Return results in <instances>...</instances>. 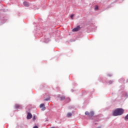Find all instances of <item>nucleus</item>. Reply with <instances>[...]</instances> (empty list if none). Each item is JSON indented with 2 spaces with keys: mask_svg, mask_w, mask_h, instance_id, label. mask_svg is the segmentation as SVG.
<instances>
[{
  "mask_svg": "<svg viewBox=\"0 0 128 128\" xmlns=\"http://www.w3.org/2000/svg\"><path fill=\"white\" fill-rule=\"evenodd\" d=\"M85 114L86 116H88L89 117H92L94 116V112H86Z\"/></svg>",
  "mask_w": 128,
  "mask_h": 128,
  "instance_id": "f03ea898",
  "label": "nucleus"
},
{
  "mask_svg": "<svg viewBox=\"0 0 128 128\" xmlns=\"http://www.w3.org/2000/svg\"><path fill=\"white\" fill-rule=\"evenodd\" d=\"M32 118V115L30 112H28V116H27V119L28 120H30Z\"/></svg>",
  "mask_w": 128,
  "mask_h": 128,
  "instance_id": "39448f33",
  "label": "nucleus"
},
{
  "mask_svg": "<svg viewBox=\"0 0 128 128\" xmlns=\"http://www.w3.org/2000/svg\"><path fill=\"white\" fill-rule=\"evenodd\" d=\"M95 10H98V6H95Z\"/></svg>",
  "mask_w": 128,
  "mask_h": 128,
  "instance_id": "9d476101",
  "label": "nucleus"
},
{
  "mask_svg": "<svg viewBox=\"0 0 128 128\" xmlns=\"http://www.w3.org/2000/svg\"><path fill=\"white\" fill-rule=\"evenodd\" d=\"M109 76H110L112 75H108Z\"/></svg>",
  "mask_w": 128,
  "mask_h": 128,
  "instance_id": "2eb2a0df",
  "label": "nucleus"
},
{
  "mask_svg": "<svg viewBox=\"0 0 128 128\" xmlns=\"http://www.w3.org/2000/svg\"><path fill=\"white\" fill-rule=\"evenodd\" d=\"M72 113H68V114H67V116H68V118H70V116H72Z\"/></svg>",
  "mask_w": 128,
  "mask_h": 128,
  "instance_id": "0eeeda50",
  "label": "nucleus"
},
{
  "mask_svg": "<svg viewBox=\"0 0 128 128\" xmlns=\"http://www.w3.org/2000/svg\"><path fill=\"white\" fill-rule=\"evenodd\" d=\"M125 120H128V114L125 117Z\"/></svg>",
  "mask_w": 128,
  "mask_h": 128,
  "instance_id": "f8f14e48",
  "label": "nucleus"
},
{
  "mask_svg": "<svg viewBox=\"0 0 128 128\" xmlns=\"http://www.w3.org/2000/svg\"><path fill=\"white\" fill-rule=\"evenodd\" d=\"M74 14H71L70 18H71L72 20H74Z\"/></svg>",
  "mask_w": 128,
  "mask_h": 128,
  "instance_id": "9b49d317",
  "label": "nucleus"
},
{
  "mask_svg": "<svg viewBox=\"0 0 128 128\" xmlns=\"http://www.w3.org/2000/svg\"><path fill=\"white\" fill-rule=\"evenodd\" d=\"M15 108H20V104H16L15 105Z\"/></svg>",
  "mask_w": 128,
  "mask_h": 128,
  "instance_id": "1a4fd4ad",
  "label": "nucleus"
},
{
  "mask_svg": "<svg viewBox=\"0 0 128 128\" xmlns=\"http://www.w3.org/2000/svg\"><path fill=\"white\" fill-rule=\"evenodd\" d=\"M80 30V26H78L76 28H75L72 29V32H78Z\"/></svg>",
  "mask_w": 128,
  "mask_h": 128,
  "instance_id": "7ed1b4c3",
  "label": "nucleus"
},
{
  "mask_svg": "<svg viewBox=\"0 0 128 128\" xmlns=\"http://www.w3.org/2000/svg\"><path fill=\"white\" fill-rule=\"evenodd\" d=\"M124 111L122 108H117L113 112V116H122Z\"/></svg>",
  "mask_w": 128,
  "mask_h": 128,
  "instance_id": "f257e3e1",
  "label": "nucleus"
},
{
  "mask_svg": "<svg viewBox=\"0 0 128 128\" xmlns=\"http://www.w3.org/2000/svg\"><path fill=\"white\" fill-rule=\"evenodd\" d=\"M24 6H30V4L26 2H24Z\"/></svg>",
  "mask_w": 128,
  "mask_h": 128,
  "instance_id": "423d86ee",
  "label": "nucleus"
},
{
  "mask_svg": "<svg viewBox=\"0 0 128 128\" xmlns=\"http://www.w3.org/2000/svg\"><path fill=\"white\" fill-rule=\"evenodd\" d=\"M33 120H36V116H34L33 118Z\"/></svg>",
  "mask_w": 128,
  "mask_h": 128,
  "instance_id": "4468645a",
  "label": "nucleus"
},
{
  "mask_svg": "<svg viewBox=\"0 0 128 128\" xmlns=\"http://www.w3.org/2000/svg\"><path fill=\"white\" fill-rule=\"evenodd\" d=\"M40 108H42V110H46V106H44V104H42L40 106Z\"/></svg>",
  "mask_w": 128,
  "mask_h": 128,
  "instance_id": "20e7f679",
  "label": "nucleus"
},
{
  "mask_svg": "<svg viewBox=\"0 0 128 128\" xmlns=\"http://www.w3.org/2000/svg\"><path fill=\"white\" fill-rule=\"evenodd\" d=\"M64 98H65L64 96H62L60 98V100H64Z\"/></svg>",
  "mask_w": 128,
  "mask_h": 128,
  "instance_id": "6e6552de",
  "label": "nucleus"
},
{
  "mask_svg": "<svg viewBox=\"0 0 128 128\" xmlns=\"http://www.w3.org/2000/svg\"><path fill=\"white\" fill-rule=\"evenodd\" d=\"M44 100H50V98L44 99Z\"/></svg>",
  "mask_w": 128,
  "mask_h": 128,
  "instance_id": "ddd939ff",
  "label": "nucleus"
}]
</instances>
